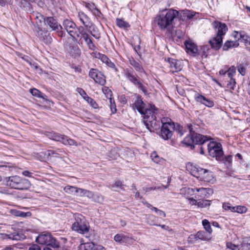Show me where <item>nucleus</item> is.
I'll return each instance as SVG.
<instances>
[{"label":"nucleus","mask_w":250,"mask_h":250,"mask_svg":"<svg viewBox=\"0 0 250 250\" xmlns=\"http://www.w3.org/2000/svg\"><path fill=\"white\" fill-rule=\"evenodd\" d=\"M200 121H196L195 123L187 125V127L189 129L190 133L188 135L183 141V144L188 146H190L191 149L194 148V144H203L210 140L211 138L201 134L204 130V124L201 123Z\"/></svg>","instance_id":"obj_1"},{"label":"nucleus","mask_w":250,"mask_h":250,"mask_svg":"<svg viewBox=\"0 0 250 250\" xmlns=\"http://www.w3.org/2000/svg\"><path fill=\"white\" fill-rule=\"evenodd\" d=\"M157 107L153 104H150L149 107L145 109L144 114H142L143 117V122L146 128L150 132H155L160 127L161 123L156 119L155 111Z\"/></svg>","instance_id":"obj_2"},{"label":"nucleus","mask_w":250,"mask_h":250,"mask_svg":"<svg viewBox=\"0 0 250 250\" xmlns=\"http://www.w3.org/2000/svg\"><path fill=\"white\" fill-rule=\"evenodd\" d=\"M178 16L179 12L173 9L168 10L165 14H160L157 19L159 28L162 30L172 28L174 19Z\"/></svg>","instance_id":"obj_3"},{"label":"nucleus","mask_w":250,"mask_h":250,"mask_svg":"<svg viewBox=\"0 0 250 250\" xmlns=\"http://www.w3.org/2000/svg\"><path fill=\"white\" fill-rule=\"evenodd\" d=\"M187 167L188 170H190L193 176L200 181L210 182L213 180L212 173L208 169L202 168L197 165L190 163L187 165Z\"/></svg>","instance_id":"obj_4"},{"label":"nucleus","mask_w":250,"mask_h":250,"mask_svg":"<svg viewBox=\"0 0 250 250\" xmlns=\"http://www.w3.org/2000/svg\"><path fill=\"white\" fill-rule=\"evenodd\" d=\"M162 125L159 133L160 136L165 140H167L171 138L173 135V131L174 130L175 125L171 120L169 118H163L161 120Z\"/></svg>","instance_id":"obj_5"},{"label":"nucleus","mask_w":250,"mask_h":250,"mask_svg":"<svg viewBox=\"0 0 250 250\" xmlns=\"http://www.w3.org/2000/svg\"><path fill=\"white\" fill-rule=\"evenodd\" d=\"M7 185L11 188L24 190L28 188L30 183L26 179H22L18 176H14L9 177Z\"/></svg>","instance_id":"obj_6"},{"label":"nucleus","mask_w":250,"mask_h":250,"mask_svg":"<svg viewBox=\"0 0 250 250\" xmlns=\"http://www.w3.org/2000/svg\"><path fill=\"white\" fill-rule=\"evenodd\" d=\"M124 74L125 78L138 88L141 89L143 92L146 93L147 89L139 80V77L134 73L133 69L130 68H126L124 70Z\"/></svg>","instance_id":"obj_7"},{"label":"nucleus","mask_w":250,"mask_h":250,"mask_svg":"<svg viewBox=\"0 0 250 250\" xmlns=\"http://www.w3.org/2000/svg\"><path fill=\"white\" fill-rule=\"evenodd\" d=\"M63 25L70 35L71 40L76 44L77 39L78 38V28L76 25L73 21L66 19L63 21Z\"/></svg>","instance_id":"obj_8"},{"label":"nucleus","mask_w":250,"mask_h":250,"mask_svg":"<svg viewBox=\"0 0 250 250\" xmlns=\"http://www.w3.org/2000/svg\"><path fill=\"white\" fill-rule=\"evenodd\" d=\"M207 150L210 156L219 159L223 154L222 145L214 142H209L207 146Z\"/></svg>","instance_id":"obj_9"},{"label":"nucleus","mask_w":250,"mask_h":250,"mask_svg":"<svg viewBox=\"0 0 250 250\" xmlns=\"http://www.w3.org/2000/svg\"><path fill=\"white\" fill-rule=\"evenodd\" d=\"M79 20L81 21L85 27V29L82 26H79V33L81 34L85 42L90 39L89 35L86 33V31L88 30V28L90 27L91 23L89 19L83 13L81 15L79 14Z\"/></svg>","instance_id":"obj_10"},{"label":"nucleus","mask_w":250,"mask_h":250,"mask_svg":"<svg viewBox=\"0 0 250 250\" xmlns=\"http://www.w3.org/2000/svg\"><path fill=\"white\" fill-rule=\"evenodd\" d=\"M47 136L49 139L61 142L65 145H76L75 141L64 135H61L56 132H49Z\"/></svg>","instance_id":"obj_11"},{"label":"nucleus","mask_w":250,"mask_h":250,"mask_svg":"<svg viewBox=\"0 0 250 250\" xmlns=\"http://www.w3.org/2000/svg\"><path fill=\"white\" fill-rule=\"evenodd\" d=\"M89 76L96 83L101 85H104L106 83L105 76L97 69L91 68L89 72Z\"/></svg>","instance_id":"obj_12"},{"label":"nucleus","mask_w":250,"mask_h":250,"mask_svg":"<svg viewBox=\"0 0 250 250\" xmlns=\"http://www.w3.org/2000/svg\"><path fill=\"white\" fill-rule=\"evenodd\" d=\"M213 28L216 32V37L223 39V36L226 34L228 28L225 23L215 21L212 23Z\"/></svg>","instance_id":"obj_13"},{"label":"nucleus","mask_w":250,"mask_h":250,"mask_svg":"<svg viewBox=\"0 0 250 250\" xmlns=\"http://www.w3.org/2000/svg\"><path fill=\"white\" fill-rule=\"evenodd\" d=\"M79 94L81 96L82 98L92 108L94 109H97L99 108L98 104L91 97L88 96L85 91L81 88H79Z\"/></svg>","instance_id":"obj_14"},{"label":"nucleus","mask_w":250,"mask_h":250,"mask_svg":"<svg viewBox=\"0 0 250 250\" xmlns=\"http://www.w3.org/2000/svg\"><path fill=\"white\" fill-rule=\"evenodd\" d=\"M186 52L190 55L195 57L198 55L197 45L191 41H186L185 42Z\"/></svg>","instance_id":"obj_15"},{"label":"nucleus","mask_w":250,"mask_h":250,"mask_svg":"<svg viewBox=\"0 0 250 250\" xmlns=\"http://www.w3.org/2000/svg\"><path fill=\"white\" fill-rule=\"evenodd\" d=\"M89 229L88 222L85 220V217L79 214V233L83 234L87 233Z\"/></svg>","instance_id":"obj_16"},{"label":"nucleus","mask_w":250,"mask_h":250,"mask_svg":"<svg viewBox=\"0 0 250 250\" xmlns=\"http://www.w3.org/2000/svg\"><path fill=\"white\" fill-rule=\"evenodd\" d=\"M196 14H198V13L186 9L181 11L179 18L182 21L187 22L194 19Z\"/></svg>","instance_id":"obj_17"},{"label":"nucleus","mask_w":250,"mask_h":250,"mask_svg":"<svg viewBox=\"0 0 250 250\" xmlns=\"http://www.w3.org/2000/svg\"><path fill=\"white\" fill-rule=\"evenodd\" d=\"M194 98L196 102L200 103L205 105L211 107L214 105V102L209 99L206 98L205 96L197 93L194 95Z\"/></svg>","instance_id":"obj_18"},{"label":"nucleus","mask_w":250,"mask_h":250,"mask_svg":"<svg viewBox=\"0 0 250 250\" xmlns=\"http://www.w3.org/2000/svg\"><path fill=\"white\" fill-rule=\"evenodd\" d=\"M167 62L169 64L170 71L174 73L182 70V67L179 61L173 58H168Z\"/></svg>","instance_id":"obj_19"},{"label":"nucleus","mask_w":250,"mask_h":250,"mask_svg":"<svg viewBox=\"0 0 250 250\" xmlns=\"http://www.w3.org/2000/svg\"><path fill=\"white\" fill-rule=\"evenodd\" d=\"M42 154H44L48 159L49 157L62 158L64 156L65 153L61 149H57L56 150H48L47 151L42 153Z\"/></svg>","instance_id":"obj_20"},{"label":"nucleus","mask_w":250,"mask_h":250,"mask_svg":"<svg viewBox=\"0 0 250 250\" xmlns=\"http://www.w3.org/2000/svg\"><path fill=\"white\" fill-rule=\"evenodd\" d=\"M51 234L48 232H43L39 234L37 237L36 241L41 245H47L51 239Z\"/></svg>","instance_id":"obj_21"},{"label":"nucleus","mask_w":250,"mask_h":250,"mask_svg":"<svg viewBox=\"0 0 250 250\" xmlns=\"http://www.w3.org/2000/svg\"><path fill=\"white\" fill-rule=\"evenodd\" d=\"M132 107L134 109H136L141 114H144L145 111V104L142 101L141 96L137 97L135 102L133 104Z\"/></svg>","instance_id":"obj_22"},{"label":"nucleus","mask_w":250,"mask_h":250,"mask_svg":"<svg viewBox=\"0 0 250 250\" xmlns=\"http://www.w3.org/2000/svg\"><path fill=\"white\" fill-rule=\"evenodd\" d=\"M208 42L212 49L218 50L222 45L223 38L215 36L212 39L210 40Z\"/></svg>","instance_id":"obj_23"},{"label":"nucleus","mask_w":250,"mask_h":250,"mask_svg":"<svg viewBox=\"0 0 250 250\" xmlns=\"http://www.w3.org/2000/svg\"><path fill=\"white\" fill-rule=\"evenodd\" d=\"M44 21L45 24L48 26L53 30L58 29L59 27H61L57 21L51 17H46L44 19Z\"/></svg>","instance_id":"obj_24"},{"label":"nucleus","mask_w":250,"mask_h":250,"mask_svg":"<svg viewBox=\"0 0 250 250\" xmlns=\"http://www.w3.org/2000/svg\"><path fill=\"white\" fill-rule=\"evenodd\" d=\"M96 57L110 68L115 69L116 72L118 71L115 64L106 55L99 53Z\"/></svg>","instance_id":"obj_25"},{"label":"nucleus","mask_w":250,"mask_h":250,"mask_svg":"<svg viewBox=\"0 0 250 250\" xmlns=\"http://www.w3.org/2000/svg\"><path fill=\"white\" fill-rule=\"evenodd\" d=\"M77 44V42L76 44H75L74 41H72V42H70L69 44L68 53H69L70 55L74 58H76L77 55H78V48Z\"/></svg>","instance_id":"obj_26"},{"label":"nucleus","mask_w":250,"mask_h":250,"mask_svg":"<svg viewBox=\"0 0 250 250\" xmlns=\"http://www.w3.org/2000/svg\"><path fill=\"white\" fill-rule=\"evenodd\" d=\"M129 63L132 65L135 70L140 73H145V71L141 64L136 61L134 58H131L129 60Z\"/></svg>","instance_id":"obj_27"},{"label":"nucleus","mask_w":250,"mask_h":250,"mask_svg":"<svg viewBox=\"0 0 250 250\" xmlns=\"http://www.w3.org/2000/svg\"><path fill=\"white\" fill-rule=\"evenodd\" d=\"M79 250H92L94 247V244L92 242H84L83 239L80 241Z\"/></svg>","instance_id":"obj_28"},{"label":"nucleus","mask_w":250,"mask_h":250,"mask_svg":"<svg viewBox=\"0 0 250 250\" xmlns=\"http://www.w3.org/2000/svg\"><path fill=\"white\" fill-rule=\"evenodd\" d=\"M239 45V43L238 41H228L224 43L223 49L224 50L227 51L229 48L232 47H238Z\"/></svg>","instance_id":"obj_29"},{"label":"nucleus","mask_w":250,"mask_h":250,"mask_svg":"<svg viewBox=\"0 0 250 250\" xmlns=\"http://www.w3.org/2000/svg\"><path fill=\"white\" fill-rule=\"evenodd\" d=\"M31 2L28 0H21L20 6L25 11L31 12L32 11V8Z\"/></svg>","instance_id":"obj_30"},{"label":"nucleus","mask_w":250,"mask_h":250,"mask_svg":"<svg viewBox=\"0 0 250 250\" xmlns=\"http://www.w3.org/2000/svg\"><path fill=\"white\" fill-rule=\"evenodd\" d=\"M240 34L242 38L241 42H244L246 47L250 50V37L247 35L245 32H242Z\"/></svg>","instance_id":"obj_31"},{"label":"nucleus","mask_w":250,"mask_h":250,"mask_svg":"<svg viewBox=\"0 0 250 250\" xmlns=\"http://www.w3.org/2000/svg\"><path fill=\"white\" fill-rule=\"evenodd\" d=\"M116 23L117 26L121 28L126 29L130 27L128 22L124 21L123 19L117 18Z\"/></svg>","instance_id":"obj_32"},{"label":"nucleus","mask_w":250,"mask_h":250,"mask_svg":"<svg viewBox=\"0 0 250 250\" xmlns=\"http://www.w3.org/2000/svg\"><path fill=\"white\" fill-rule=\"evenodd\" d=\"M195 191H196L195 188L186 187L181 189V194H184L185 197L188 198L189 196L192 195Z\"/></svg>","instance_id":"obj_33"},{"label":"nucleus","mask_w":250,"mask_h":250,"mask_svg":"<svg viewBox=\"0 0 250 250\" xmlns=\"http://www.w3.org/2000/svg\"><path fill=\"white\" fill-rule=\"evenodd\" d=\"M114 240L116 242L123 243L126 242L129 239V237L123 234H117L114 236Z\"/></svg>","instance_id":"obj_34"},{"label":"nucleus","mask_w":250,"mask_h":250,"mask_svg":"<svg viewBox=\"0 0 250 250\" xmlns=\"http://www.w3.org/2000/svg\"><path fill=\"white\" fill-rule=\"evenodd\" d=\"M7 236L9 239L15 240H20L23 238V235L22 234H20L16 232L7 234Z\"/></svg>","instance_id":"obj_35"},{"label":"nucleus","mask_w":250,"mask_h":250,"mask_svg":"<svg viewBox=\"0 0 250 250\" xmlns=\"http://www.w3.org/2000/svg\"><path fill=\"white\" fill-rule=\"evenodd\" d=\"M196 191L197 192H198L200 193V195L199 196L201 197V198H205L207 196V194L208 193V191L209 190V188H195Z\"/></svg>","instance_id":"obj_36"},{"label":"nucleus","mask_w":250,"mask_h":250,"mask_svg":"<svg viewBox=\"0 0 250 250\" xmlns=\"http://www.w3.org/2000/svg\"><path fill=\"white\" fill-rule=\"evenodd\" d=\"M47 246H50L54 248H58L60 247L59 242L51 235L50 240L48 242Z\"/></svg>","instance_id":"obj_37"},{"label":"nucleus","mask_w":250,"mask_h":250,"mask_svg":"<svg viewBox=\"0 0 250 250\" xmlns=\"http://www.w3.org/2000/svg\"><path fill=\"white\" fill-rule=\"evenodd\" d=\"M209 50V47L207 45H202L201 46V49L198 51V54L202 56V57H207V52Z\"/></svg>","instance_id":"obj_38"},{"label":"nucleus","mask_w":250,"mask_h":250,"mask_svg":"<svg viewBox=\"0 0 250 250\" xmlns=\"http://www.w3.org/2000/svg\"><path fill=\"white\" fill-rule=\"evenodd\" d=\"M202 225L204 226V229L208 233L210 234L212 232V230L210 225V223L208 220H203L202 221Z\"/></svg>","instance_id":"obj_39"},{"label":"nucleus","mask_w":250,"mask_h":250,"mask_svg":"<svg viewBox=\"0 0 250 250\" xmlns=\"http://www.w3.org/2000/svg\"><path fill=\"white\" fill-rule=\"evenodd\" d=\"M91 198L93 199V200L96 202L101 203L104 201V198L103 196L99 193H93Z\"/></svg>","instance_id":"obj_40"},{"label":"nucleus","mask_w":250,"mask_h":250,"mask_svg":"<svg viewBox=\"0 0 250 250\" xmlns=\"http://www.w3.org/2000/svg\"><path fill=\"white\" fill-rule=\"evenodd\" d=\"M211 201L208 200H203L200 201H198V207L200 208H206L210 205Z\"/></svg>","instance_id":"obj_41"},{"label":"nucleus","mask_w":250,"mask_h":250,"mask_svg":"<svg viewBox=\"0 0 250 250\" xmlns=\"http://www.w3.org/2000/svg\"><path fill=\"white\" fill-rule=\"evenodd\" d=\"M92 195V193L91 191L79 188V196H86L90 198Z\"/></svg>","instance_id":"obj_42"},{"label":"nucleus","mask_w":250,"mask_h":250,"mask_svg":"<svg viewBox=\"0 0 250 250\" xmlns=\"http://www.w3.org/2000/svg\"><path fill=\"white\" fill-rule=\"evenodd\" d=\"M196 237H197L198 240L200 239L205 241L208 239L206 233L203 231H199L196 233Z\"/></svg>","instance_id":"obj_43"},{"label":"nucleus","mask_w":250,"mask_h":250,"mask_svg":"<svg viewBox=\"0 0 250 250\" xmlns=\"http://www.w3.org/2000/svg\"><path fill=\"white\" fill-rule=\"evenodd\" d=\"M174 130L177 132L180 136H183L185 132L183 127L179 124L175 125Z\"/></svg>","instance_id":"obj_44"},{"label":"nucleus","mask_w":250,"mask_h":250,"mask_svg":"<svg viewBox=\"0 0 250 250\" xmlns=\"http://www.w3.org/2000/svg\"><path fill=\"white\" fill-rule=\"evenodd\" d=\"M83 4L85 5V7L92 12L96 8L95 4L93 2H83Z\"/></svg>","instance_id":"obj_45"},{"label":"nucleus","mask_w":250,"mask_h":250,"mask_svg":"<svg viewBox=\"0 0 250 250\" xmlns=\"http://www.w3.org/2000/svg\"><path fill=\"white\" fill-rule=\"evenodd\" d=\"M155 219V216L153 215H148L146 218V222L150 225H154L156 226L157 224L154 223V219Z\"/></svg>","instance_id":"obj_46"},{"label":"nucleus","mask_w":250,"mask_h":250,"mask_svg":"<svg viewBox=\"0 0 250 250\" xmlns=\"http://www.w3.org/2000/svg\"><path fill=\"white\" fill-rule=\"evenodd\" d=\"M15 215L22 217H29L31 216V213L30 212H24L21 211H16L15 212Z\"/></svg>","instance_id":"obj_47"},{"label":"nucleus","mask_w":250,"mask_h":250,"mask_svg":"<svg viewBox=\"0 0 250 250\" xmlns=\"http://www.w3.org/2000/svg\"><path fill=\"white\" fill-rule=\"evenodd\" d=\"M241 250H250V237L247 239V243H243Z\"/></svg>","instance_id":"obj_48"},{"label":"nucleus","mask_w":250,"mask_h":250,"mask_svg":"<svg viewBox=\"0 0 250 250\" xmlns=\"http://www.w3.org/2000/svg\"><path fill=\"white\" fill-rule=\"evenodd\" d=\"M151 210L154 211L159 216H162L163 217H165L166 216V214L164 211L159 209L157 208L152 207Z\"/></svg>","instance_id":"obj_49"},{"label":"nucleus","mask_w":250,"mask_h":250,"mask_svg":"<svg viewBox=\"0 0 250 250\" xmlns=\"http://www.w3.org/2000/svg\"><path fill=\"white\" fill-rule=\"evenodd\" d=\"M247 208L245 206H236V212L239 213H243L246 212Z\"/></svg>","instance_id":"obj_50"},{"label":"nucleus","mask_w":250,"mask_h":250,"mask_svg":"<svg viewBox=\"0 0 250 250\" xmlns=\"http://www.w3.org/2000/svg\"><path fill=\"white\" fill-rule=\"evenodd\" d=\"M226 247L227 248L231 250H239L238 247L231 242H227L226 243Z\"/></svg>","instance_id":"obj_51"},{"label":"nucleus","mask_w":250,"mask_h":250,"mask_svg":"<svg viewBox=\"0 0 250 250\" xmlns=\"http://www.w3.org/2000/svg\"><path fill=\"white\" fill-rule=\"evenodd\" d=\"M30 91L33 96L37 97H39L41 94V92L36 88L30 89Z\"/></svg>","instance_id":"obj_52"},{"label":"nucleus","mask_w":250,"mask_h":250,"mask_svg":"<svg viewBox=\"0 0 250 250\" xmlns=\"http://www.w3.org/2000/svg\"><path fill=\"white\" fill-rule=\"evenodd\" d=\"M152 160L156 163L160 162V158L155 152H153L151 155Z\"/></svg>","instance_id":"obj_53"},{"label":"nucleus","mask_w":250,"mask_h":250,"mask_svg":"<svg viewBox=\"0 0 250 250\" xmlns=\"http://www.w3.org/2000/svg\"><path fill=\"white\" fill-rule=\"evenodd\" d=\"M232 163V156L229 155L225 157L224 164L228 166H230Z\"/></svg>","instance_id":"obj_54"},{"label":"nucleus","mask_w":250,"mask_h":250,"mask_svg":"<svg viewBox=\"0 0 250 250\" xmlns=\"http://www.w3.org/2000/svg\"><path fill=\"white\" fill-rule=\"evenodd\" d=\"M242 32H244L243 31H233L232 33V35L233 37L236 39L238 40H241L242 41V38H241V34L240 33Z\"/></svg>","instance_id":"obj_55"},{"label":"nucleus","mask_w":250,"mask_h":250,"mask_svg":"<svg viewBox=\"0 0 250 250\" xmlns=\"http://www.w3.org/2000/svg\"><path fill=\"white\" fill-rule=\"evenodd\" d=\"M238 71L240 74L242 76H244L246 74V68L241 64H239L238 66Z\"/></svg>","instance_id":"obj_56"},{"label":"nucleus","mask_w":250,"mask_h":250,"mask_svg":"<svg viewBox=\"0 0 250 250\" xmlns=\"http://www.w3.org/2000/svg\"><path fill=\"white\" fill-rule=\"evenodd\" d=\"M236 83L235 80V79H231V80H230L228 83L227 84V88H230L231 89L233 90L235 85Z\"/></svg>","instance_id":"obj_57"},{"label":"nucleus","mask_w":250,"mask_h":250,"mask_svg":"<svg viewBox=\"0 0 250 250\" xmlns=\"http://www.w3.org/2000/svg\"><path fill=\"white\" fill-rule=\"evenodd\" d=\"M198 240L196 234H191L188 238V242L189 243H194L196 241Z\"/></svg>","instance_id":"obj_58"},{"label":"nucleus","mask_w":250,"mask_h":250,"mask_svg":"<svg viewBox=\"0 0 250 250\" xmlns=\"http://www.w3.org/2000/svg\"><path fill=\"white\" fill-rule=\"evenodd\" d=\"M88 48L91 50H94L96 48L95 45L93 43L91 39H89L87 42H85Z\"/></svg>","instance_id":"obj_59"},{"label":"nucleus","mask_w":250,"mask_h":250,"mask_svg":"<svg viewBox=\"0 0 250 250\" xmlns=\"http://www.w3.org/2000/svg\"><path fill=\"white\" fill-rule=\"evenodd\" d=\"M36 32L38 37H40L41 38H43L45 32L42 29H41L40 27H38L36 29Z\"/></svg>","instance_id":"obj_60"},{"label":"nucleus","mask_w":250,"mask_h":250,"mask_svg":"<svg viewBox=\"0 0 250 250\" xmlns=\"http://www.w3.org/2000/svg\"><path fill=\"white\" fill-rule=\"evenodd\" d=\"M64 190H65L66 192L68 193L73 192V191H77V188L71 186H68L65 187L64 188Z\"/></svg>","instance_id":"obj_61"},{"label":"nucleus","mask_w":250,"mask_h":250,"mask_svg":"<svg viewBox=\"0 0 250 250\" xmlns=\"http://www.w3.org/2000/svg\"><path fill=\"white\" fill-rule=\"evenodd\" d=\"M124 186L125 185H122V182L120 181H116L114 184L112 186V187H119L120 188L122 189H124Z\"/></svg>","instance_id":"obj_62"},{"label":"nucleus","mask_w":250,"mask_h":250,"mask_svg":"<svg viewBox=\"0 0 250 250\" xmlns=\"http://www.w3.org/2000/svg\"><path fill=\"white\" fill-rule=\"evenodd\" d=\"M95 16L101 18L103 16V14L101 11L98 9L97 7L94 10V11L92 12Z\"/></svg>","instance_id":"obj_63"},{"label":"nucleus","mask_w":250,"mask_h":250,"mask_svg":"<svg viewBox=\"0 0 250 250\" xmlns=\"http://www.w3.org/2000/svg\"><path fill=\"white\" fill-rule=\"evenodd\" d=\"M222 207L225 210H230L231 206L229 203L227 202L223 203Z\"/></svg>","instance_id":"obj_64"}]
</instances>
